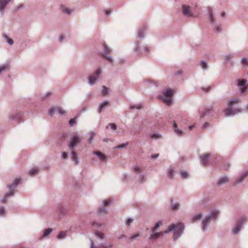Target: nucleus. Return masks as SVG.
<instances>
[{
    "instance_id": "obj_58",
    "label": "nucleus",
    "mask_w": 248,
    "mask_h": 248,
    "mask_svg": "<svg viewBox=\"0 0 248 248\" xmlns=\"http://www.w3.org/2000/svg\"><path fill=\"white\" fill-rule=\"evenodd\" d=\"M106 14H108V10H107L106 11Z\"/></svg>"
},
{
    "instance_id": "obj_26",
    "label": "nucleus",
    "mask_w": 248,
    "mask_h": 248,
    "mask_svg": "<svg viewBox=\"0 0 248 248\" xmlns=\"http://www.w3.org/2000/svg\"><path fill=\"white\" fill-rule=\"evenodd\" d=\"M66 236V232H62L60 233V234L57 236V238L58 239H62L65 237Z\"/></svg>"
},
{
    "instance_id": "obj_9",
    "label": "nucleus",
    "mask_w": 248,
    "mask_h": 248,
    "mask_svg": "<svg viewBox=\"0 0 248 248\" xmlns=\"http://www.w3.org/2000/svg\"><path fill=\"white\" fill-rule=\"evenodd\" d=\"M56 112L61 115H64L66 113L65 110H62L61 108L58 107H54L51 108L49 110V114L51 116H52Z\"/></svg>"
},
{
    "instance_id": "obj_6",
    "label": "nucleus",
    "mask_w": 248,
    "mask_h": 248,
    "mask_svg": "<svg viewBox=\"0 0 248 248\" xmlns=\"http://www.w3.org/2000/svg\"><path fill=\"white\" fill-rule=\"evenodd\" d=\"M218 211H213L212 212L210 216H207L205 217V218L202 221V229L203 230H205L206 226H207V224L210 221V219L212 218H216L217 216L218 215Z\"/></svg>"
},
{
    "instance_id": "obj_4",
    "label": "nucleus",
    "mask_w": 248,
    "mask_h": 248,
    "mask_svg": "<svg viewBox=\"0 0 248 248\" xmlns=\"http://www.w3.org/2000/svg\"><path fill=\"white\" fill-rule=\"evenodd\" d=\"M239 99H234L230 102L229 108L226 109L224 111L226 116L233 115L239 112H240V110L239 109H237L233 110L232 108V107L234 104H237L239 103Z\"/></svg>"
},
{
    "instance_id": "obj_7",
    "label": "nucleus",
    "mask_w": 248,
    "mask_h": 248,
    "mask_svg": "<svg viewBox=\"0 0 248 248\" xmlns=\"http://www.w3.org/2000/svg\"><path fill=\"white\" fill-rule=\"evenodd\" d=\"M101 70L99 68L96 70L94 74L90 75L88 78L89 83L90 84H94L96 80L98 79L99 75L101 74Z\"/></svg>"
},
{
    "instance_id": "obj_28",
    "label": "nucleus",
    "mask_w": 248,
    "mask_h": 248,
    "mask_svg": "<svg viewBox=\"0 0 248 248\" xmlns=\"http://www.w3.org/2000/svg\"><path fill=\"white\" fill-rule=\"evenodd\" d=\"M103 91L102 92V94L103 96H105L108 93V88L106 86H103Z\"/></svg>"
},
{
    "instance_id": "obj_60",
    "label": "nucleus",
    "mask_w": 248,
    "mask_h": 248,
    "mask_svg": "<svg viewBox=\"0 0 248 248\" xmlns=\"http://www.w3.org/2000/svg\"><path fill=\"white\" fill-rule=\"evenodd\" d=\"M201 117L203 116L204 115V114H202V113L201 114Z\"/></svg>"
},
{
    "instance_id": "obj_14",
    "label": "nucleus",
    "mask_w": 248,
    "mask_h": 248,
    "mask_svg": "<svg viewBox=\"0 0 248 248\" xmlns=\"http://www.w3.org/2000/svg\"><path fill=\"white\" fill-rule=\"evenodd\" d=\"M94 154H95L98 157L100 160L102 161H106L107 159L106 156L100 152L96 151L94 152Z\"/></svg>"
},
{
    "instance_id": "obj_54",
    "label": "nucleus",
    "mask_w": 248,
    "mask_h": 248,
    "mask_svg": "<svg viewBox=\"0 0 248 248\" xmlns=\"http://www.w3.org/2000/svg\"><path fill=\"white\" fill-rule=\"evenodd\" d=\"M5 66L0 67V72L4 69Z\"/></svg>"
},
{
    "instance_id": "obj_23",
    "label": "nucleus",
    "mask_w": 248,
    "mask_h": 248,
    "mask_svg": "<svg viewBox=\"0 0 248 248\" xmlns=\"http://www.w3.org/2000/svg\"><path fill=\"white\" fill-rule=\"evenodd\" d=\"M202 216V215L201 214H199L194 216L192 218V222H195L197 220L200 219Z\"/></svg>"
},
{
    "instance_id": "obj_31",
    "label": "nucleus",
    "mask_w": 248,
    "mask_h": 248,
    "mask_svg": "<svg viewBox=\"0 0 248 248\" xmlns=\"http://www.w3.org/2000/svg\"><path fill=\"white\" fill-rule=\"evenodd\" d=\"M201 65L202 66V67L205 69L206 68H207V64L206 62H202L201 63Z\"/></svg>"
},
{
    "instance_id": "obj_1",
    "label": "nucleus",
    "mask_w": 248,
    "mask_h": 248,
    "mask_svg": "<svg viewBox=\"0 0 248 248\" xmlns=\"http://www.w3.org/2000/svg\"><path fill=\"white\" fill-rule=\"evenodd\" d=\"M184 229V226L183 223H179L175 225L174 224L170 225L168 228L164 232V233H168L172 230H174V237L175 239L178 238L182 234ZM164 234L163 232H155L151 234L150 238L151 239H156L160 236H162Z\"/></svg>"
},
{
    "instance_id": "obj_51",
    "label": "nucleus",
    "mask_w": 248,
    "mask_h": 248,
    "mask_svg": "<svg viewBox=\"0 0 248 248\" xmlns=\"http://www.w3.org/2000/svg\"><path fill=\"white\" fill-rule=\"evenodd\" d=\"M208 125V123H204V124L202 125V128H205V127H206V126L207 125Z\"/></svg>"
},
{
    "instance_id": "obj_19",
    "label": "nucleus",
    "mask_w": 248,
    "mask_h": 248,
    "mask_svg": "<svg viewBox=\"0 0 248 248\" xmlns=\"http://www.w3.org/2000/svg\"><path fill=\"white\" fill-rule=\"evenodd\" d=\"M248 175V171H247L241 176V177L239 179H238L236 181V183L237 184V183L241 182L245 178V177Z\"/></svg>"
},
{
    "instance_id": "obj_36",
    "label": "nucleus",
    "mask_w": 248,
    "mask_h": 248,
    "mask_svg": "<svg viewBox=\"0 0 248 248\" xmlns=\"http://www.w3.org/2000/svg\"><path fill=\"white\" fill-rule=\"evenodd\" d=\"M134 170L136 172H140L142 171L141 170V168H140V167H135L134 168Z\"/></svg>"
},
{
    "instance_id": "obj_44",
    "label": "nucleus",
    "mask_w": 248,
    "mask_h": 248,
    "mask_svg": "<svg viewBox=\"0 0 248 248\" xmlns=\"http://www.w3.org/2000/svg\"><path fill=\"white\" fill-rule=\"evenodd\" d=\"M151 138H155V139H157V138H160V136L159 135H156V134H153L151 136Z\"/></svg>"
},
{
    "instance_id": "obj_16",
    "label": "nucleus",
    "mask_w": 248,
    "mask_h": 248,
    "mask_svg": "<svg viewBox=\"0 0 248 248\" xmlns=\"http://www.w3.org/2000/svg\"><path fill=\"white\" fill-rule=\"evenodd\" d=\"M108 105V101H105L103 103H101L99 107L98 112L100 113L104 109L106 108Z\"/></svg>"
},
{
    "instance_id": "obj_10",
    "label": "nucleus",
    "mask_w": 248,
    "mask_h": 248,
    "mask_svg": "<svg viewBox=\"0 0 248 248\" xmlns=\"http://www.w3.org/2000/svg\"><path fill=\"white\" fill-rule=\"evenodd\" d=\"M246 219L245 217H243L239 220L236 227L232 230L233 233L236 234L240 231L242 225H243V223L246 221Z\"/></svg>"
},
{
    "instance_id": "obj_15",
    "label": "nucleus",
    "mask_w": 248,
    "mask_h": 248,
    "mask_svg": "<svg viewBox=\"0 0 248 248\" xmlns=\"http://www.w3.org/2000/svg\"><path fill=\"white\" fill-rule=\"evenodd\" d=\"M10 1V0H0V11L2 12L5 6Z\"/></svg>"
},
{
    "instance_id": "obj_38",
    "label": "nucleus",
    "mask_w": 248,
    "mask_h": 248,
    "mask_svg": "<svg viewBox=\"0 0 248 248\" xmlns=\"http://www.w3.org/2000/svg\"><path fill=\"white\" fill-rule=\"evenodd\" d=\"M131 108H136L138 109H140V108H142V106L141 105H136L134 106H132Z\"/></svg>"
},
{
    "instance_id": "obj_59",
    "label": "nucleus",
    "mask_w": 248,
    "mask_h": 248,
    "mask_svg": "<svg viewBox=\"0 0 248 248\" xmlns=\"http://www.w3.org/2000/svg\"><path fill=\"white\" fill-rule=\"evenodd\" d=\"M224 15H225V13H222V14H221V16H224Z\"/></svg>"
},
{
    "instance_id": "obj_34",
    "label": "nucleus",
    "mask_w": 248,
    "mask_h": 248,
    "mask_svg": "<svg viewBox=\"0 0 248 248\" xmlns=\"http://www.w3.org/2000/svg\"><path fill=\"white\" fill-rule=\"evenodd\" d=\"M109 126H110L111 129L113 130H115L117 129V126L114 124H109Z\"/></svg>"
},
{
    "instance_id": "obj_45",
    "label": "nucleus",
    "mask_w": 248,
    "mask_h": 248,
    "mask_svg": "<svg viewBox=\"0 0 248 248\" xmlns=\"http://www.w3.org/2000/svg\"><path fill=\"white\" fill-rule=\"evenodd\" d=\"M75 123V119H72L69 121V124L71 125H73Z\"/></svg>"
},
{
    "instance_id": "obj_42",
    "label": "nucleus",
    "mask_w": 248,
    "mask_h": 248,
    "mask_svg": "<svg viewBox=\"0 0 248 248\" xmlns=\"http://www.w3.org/2000/svg\"><path fill=\"white\" fill-rule=\"evenodd\" d=\"M133 221V220L130 219V218H129L126 221V224L129 226L130 225V224Z\"/></svg>"
},
{
    "instance_id": "obj_20",
    "label": "nucleus",
    "mask_w": 248,
    "mask_h": 248,
    "mask_svg": "<svg viewBox=\"0 0 248 248\" xmlns=\"http://www.w3.org/2000/svg\"><path fill=\"white\" fill-rule=\"evenodd\" d=\"M162 223L161 221H159L157 223H156L155 227H153L152 229V232H155L157 230V229L159 227V226L162 225Z\"/></svg>"
},
{
    "instance_id": "obj_39",
    "label": "nucleus",
    "mask_w": 248,
    "mask_h": 248,
    "mask_svg": "<svg viewBox=\"0 0 248 248\" xmlns=\"http://www.w3.org/2000/svg\"><path fill=\"white\" fill-rule=\"evenodd\" d=\"M5 213L4 209L3 207L0 208V216L4 215Z\"/></svg>"
},
{
    "instance_id": "obj_41",
    "label": "nucleus",
    "mask_w": 248,
    "mask_h": 248,
    "mask_svg": "<svg viewBox=\"0 0 248 248\" xmlns=\"http://www.w3.org/2000/svg\"><path fill=\"white\" fill-rule=\"evenodd\" d=\"M7 42L10 45H13V43H14V42L13 41V40L11 38H8L7 39Z\"/></svg>"
},
{
    "instance_id": "obj_24",
    "label": "nucleus",
    "mask_w": 248,
    "mask_h": 248,
    "mask_svg": "<svg viewBox=\"0 0 248 248\" xmlns=\"http://www.w3.org/2000/svg\"><path fill=\"white\" fill-rule=\"evenodd\" d=\"M52 230L50 228L45 230L44 232L43 236L44 237L46 236L48 234H49L52 232Z\"/></svg>"
},
{
    "instance_id": "obj_2",
    "label": "nucleus",
    "mask_w": 248,
    "mask_h": 248,
    "mask_svg": "<svg viewBox=\"0 0 248 248\" xmlns=\"http://www.w3.org/2000/svg\"><path fill=\"white\" fill-rule=\"evenodd\" d=\"M80 139L78 136H74L72 137L71 141L70 142L69 147L72 153V159L75 162V164H77L78 163V157L77 156L76 152L74 151L73 148L76 146L77 144L80 142Z\"/></svg>"
},
{
    "instance_id": "obj_47",
    "label": "nucleus",
    "mask_w": 248,
    "mask_h": 248,
    "mask_svg": "<svg viewBox=\"0 0 248 248\" xmlns=\"http://www.w3.org/2000/svg\"><path fill=\"white\" fill-rule=\"evenodd\" d=\"M127 145V143L126 144H124V143H123L122 144H121L119 146H118L117 147V148H123V147H124L126 145Z\"/></svg>"
},
{
    "instance_id": "obj_12",
    "label": "nucleus",
    "mask_w": 248,
    "mask_h": 248,
    "mask_svg": "<svg viewBox=\"0 0 248 248\" xmlns=\"http://www.w3.org/2000/svg\"><path fill=\"white\" fill-rule=\"evenodd\" d=\"M182 11L183 13L187 16H192L190 11V7L189 6L183 5Z\"/></svg>"
},
{
    "instance_id": "obj_48",
    "label": "nucleus",
    "mask_w": 248,
    "mask_h": 248,
    "mask_svg": "<svg viewBox=\"0 0 248 248\" xmlns=\"http://www.w3.org/2000/svg\"><path fill=\"white\" fill-rule=\"evenodd\" d=\"M216 31H217V32H220V31H221V29H220V27H219V26H217V27H216Z\"/></svg>"
},
{
    "instance_id": "obj_25",
    "label": "nucleus",
    "mask_w": 248,
    "mask_h": 248,
    "mask_svg": "<svg viewBox=\"0 0 248 248\" xmlns=\"http://www.w3.org/2000/svg\"><path fill=\"white\" fill-rule=\"evenodd\" d=\"M95 235L98 238H100L101 239H103L104 238V233L101 232H95Z\"/></svg>"
},
{
    "instance_id": "obj_21",
    "label": "nucleus",
    "mask_w": 248,
    "mask_h": 248,
    "mask_svg": "<svg viewBox=\"0 0 248 248\" xmlns=\"http://www.w3.org/2000/svg\"><path fill=\"white\" fill-rule=\"evenodd\" d=\"M38 171V170L37 168H34L29 171V173L31 176H32L33 175H34L35 174L37 173Z\"/></svg>"
},
{
    "instance_id": "obj_17",
    "label": "nucleus",
    "mask_w": 248,
    "mask_h": 248,
    "mask_svg": "<svg viewBox=\"0 0 248 248\" xmlns=\"http://www.w3.org/2000/svg\"><path fill=\"white\" fill-rule=\"evenodd\" d=\"M229 182V179L227 177H223L221 178L217 182L218 185H222L224 183H227Z\"/></svg>"
},
{
    "instance_id": "obj_5",
    "label": "nucleus",
    "mask_w": 248,
    "mask_h": 248,
    "mask_svg": "<svg viewBox=\"0 0 248 248\" xmlns=\"http://www.w3.org/2000/svg\"><path fill=\"white\" fill-rule=\"evenodd\" d=\"M173 93L174 91L173 90L171 89H167L161 97V99L168 105H170L171 103V96Z\"/></svg>"
},
{
    "instance_id": "obj_18",
    "label": "nucleus",
    "mask_w": 248,
    "mask_h": 248,
    "mask_svg": "<svg viewBox=\"0 0 248 248\" xmlns=\"http://www.w3.org/2000/svg\"><path fill=\"white\" fill-rule=\"evenodd\" d=\"M173 127L174 128L175 132L178 135L181 136L182 135V133H183L182 131L177 128V124L175 122H174V124H173Z\"/></svg>"
},
{
    "instance_id": "obj_46",
    "label": "nucleus",
    "mask_w": 248,
    "mask_h": 248,
    "mask_svg": "<svg viewBox=\"0 0 248 248\" xmlns=\"http://www.w3.org/2000/svg\"><path fill=\"white\" fill-rule=\"evenodd\" d=\"M67 156H68V154L66 152H63V154H62V156L63 157V158L65 159L67 157Z\"/></svg>"
},
{
    "instance_id": "obj_8",
    "label": "nucleus",
    "mask_w": 248,
    "mask_h": 248,
    "mask_svg": "<svg viewBox=\"0 0 248 248\" xmlns=\"http://www.w3.org/2000/svg\"><path fill=\"white\" fill-rule=\"evenodd\" d=\"M237 85L239 87L241 92L244 93L248 88V84H247V80L245 79H238L237 80Z\"/></svg>"
},
{
    "instance_id": "obj_53",
    "label": "nucleus",
    "mask_w": 248,
    "mask_h": 248,
    "mask_svg": "<svg viewBox=\"0 0 248 248\" xmlns=\"http://www.w3.org/2000/svg\"><path fill=\"white\" fill-rule=\"evenodd\" d=\"M65 12L66 13H67V14H70V10L69 9H66V8L65 9Z\"/></svg>"
},
{
    "instance_id": "obj_37",
    "label": "nucleus",
    "mask_w": 248,
    "mask_h": 248,
    "mask_svg": "<svg viewBox=\"0 0 248 248\" xmlns=\"http://www.w3.org/2000/svg\"><path fill=\"white\" fill-rule=\"evenodd\" d=\"M179 207V204H175L174 205H172V209L173 210H176L178 209Z\"/></svg>"
},
{
    "instance_id": "obj_52",
    "label": "nucleus",
    "mask_w": 248,
    "mask_h": 248,
    "mask_svg": "<svg viewBox=\"0 0 248 248\" xmlns=\"http://www.w3.org/2000/svg\"><path fill=\"white\" fill-rule=\"evenodd\" d=\"M108 200H105L104 201V205L105 206H107L108 205Z\"/></svg>"
},
{
    "instance_id": "obj_35",
    "label": "nucleus",
    "mask_w": 248,
    "mask_h": 248,
    "mask_svg": "<svg viewBox=\"0 0 248 248\" xmlns=\"http://www.w3.org/2000/svg\"><path fill=\"white\" fill-rule=\"evenodd\" d=\"M100 226H101V224H98L97 223L93 222V229H95L96 227L98 228V227H100Z\"/></svg>"
},
{
    "instance_id": "obj_33",
    "label": "nucleus",
    "mask_w": 248,
    "mask_h": 248,
    "mask_svg": "<svg viewBox=\"0 0 248 248\" xmlns=\"http://www.w3.org/2000/svg\"><path fill=\"white\" fill-rule=\"evenodd\" d=\"M144 34V31L142 30H140L138 32V36L139 37H143Z\"/></svg>"
},
{
    "instance_id": "obj_3",
    "label": "nucleus",
    "mask_w": 248,
    "mask_h": 248,
    "mask_svg": "<svg viewBox=\"0 0 248 248\" xmlns=\"http://www.w3.org/2000/svg\"><path fill=\"white\" fill-rule=\"evenodd\" d=\"M20 179L18 178H16L15 180L14 183L11 185L8 186V187L9 189V192L6 193L2 199V203H4L6 202L7 198L9 196H12L14 195L15 190L14 189L18 185L20 181Z\"/></svg>"
},
{
    "instance_id": "obj_22",
    "label": "nucleus",
    "mask_w": 248,
    "mask_h": 248,
    "mask_svg": "<svg viewBox=\"0 0 248 248\" xmlns=\"http://www.w3.org/2000/svg\"><path fill=\"white\" fill-rule=\"evenodd\" d=\"M241 64L246 66H248V59L243 58L241 60Z\"/></svg>"
},
{
    "instance_id": "obj_57",
    "label": "nucleus",
    "mask_w": 248,
    "mask_h": 248,
    "mask_svg": "<svg viewBox=\"0 0 248 248\" xmlns=\"http://www.w3.org/2000/svg\"><path fill=\"white\" fill-rule=\"evenodd\" d=\"M109 63H111L112 62V60L110 58H109Z\"/></svg>"
},
{
    "instance_id": "obj_50",
    "label": "nucleus",
    "mask_w": 248,
    "mask_h": 248,
    "mask_svg": "<svg viewBox=\"0 0 248 248\" xmlns=\"http://www.w3.org/2000/svg\"><path fill=\"white\" fill-rule=\"evenodd\" d=\"M159 155V154H155V155H152V157L153 158H155L156 157H157Z\"/></svg>"
},
{
    "instance_id": "obj_29",
    "label": "nucleus",
    "mask_w": 248,
    "mask_h": 248,
    "mask_svg": "<svg viewBox=\"0 0 248 248\" xmlns=\"http://www.w3.org/2000/svg\"><path fill=\"white\" fill-rule=\"evenodd\" d=\"M208 12H209V18L211 20V21L213 22V14H212V10L211 8H209Z\"/></svg>"
},
{
    "instance_id": "obj_32",
    "label": "nucleus",
    "mask_w": 248,
    "mask_h": 248,
    "mask_svg": "<svg viewBox=\"0 0 248 248\" xmlns=\"http://www.w3.org/2000/svg\"><path fill=\"white\" fill-rule=\"evenodd\" d=\"M94 136H95V133L94 132H92L91 134V137L89 139V143L92 142V140Z\"/></svg>"
},
{
    "instance_id": "obj_30",
    "label": "nucleus",
    "mask_w": 248,
    "mask_h": 248,
    "mask_svg": "<svg viewBox=\"0 0 248 248\" xmlns=\"http://www.w3.org/2000/svg\"><path fill=\"white\" fill-rule=\"evenodd\" d=\"M181 176L183 178H186L188 177V175L186 172L182 171L181 173Z\"/></svg>"
},
{
    "instance_id": "obj_27",
    "label": "nucleus",
    "mask_w": 248,
    "mask_h": 248,
    "mask_svg": "<svg viewBox=\"0 0 248 248\" xmlns=\"http://www.w3.org/2000/svg\"><path fill=\"white\" fill-rule=\"evenodd\" d=\"M174 170L172 169H170L168 170V175L170 178H172L173 177Z\"/></svg>"
},
{
    "instance_id": "obj_56",
    "label": "nucleus",
    "mask_w": 248,
    "mask_h": 248,
    "mask_svg": "<svg viewBox=\"0 0 248 248\" xmlns=\"http://www.w3.org/2000/svg\"><path fill=\"white\" fill-rule=\"evenodd\" d=\"M194 125H191V126H189L188 127V128H189V129L190 130H191L193 128V127H194Z\"/></svg>"
},
{
    "instance_id": "obj_43",
    "label": "nucleus",
    "mask_w": 248,
    "mask_h": 248,
    "mask_svg": "<svg viewBox=\"0 0 248 248\" xmlns=\"http://www.w3.org/2000/svg\"><path fill=\"white\" fill-rule=\"evenodd\" d=\"M99 213L100 214H102L103 213H106V211L105 210V208H103L102 209H100L99 210Z\"/></svg>"
},
{
    "instance_id": "obj_11",
    "label": "nucleus",
    "mask_w": 248,
    "mask_h": 248,
    "mask_svg": "<svg viewBox=\"0 0 248 248\" xmlns=\"http://www.w3.org/2000/svg\"><path fill=\"white\" fill-rule=\"evenodd\" d=\"M102 47L103 50H102V51H100L101 54L104 58H106L107 60H108V49L107 48V44H106L105 43L102 44Z\"/></svg>"
},
{
    "instance_id": "obj_40",
    "label": "nucleus",
    "mask_w": 248,
    "mask_h": 248,
    "mask_svg": "<svg viewBox=\"0 0 248 248\" xmlns=\"http://www.w3.org/2000/svg\"><path fill=\"white\" fill-rule=\"evenodd\" d=\"M139 235H140L139 233H137L136 234L132 236L131 237V239L132 240H133L135 239L137 237L139 236Z\"/></svg>"
},
{
    "instance_id": "obj_55",
    "label": "nucleus",
    "mask_w": 248,
    "mask_h": 248,
    "mask_svg": "<svg viewBox=\"0 0 248 248\" xmlns=\"http://www.w3.org/2000/svg\"><path fill=\"white\" fill-rule=\"evenodd\" d=\"M63 38H64L63 36L62 35H61L60 37V41H62L63 39Z\"/></svg>"
},
{
    "instance_id": "obj_49",
    "label": "nucleus",
    "mask_w": 248,
    "mask_h": 248,
    "mask_svg": "<svg viewBox=\"0 0 248 248\" xmlns=\"http://www.w3.org/2000/svg\"><path fill=\"white\" fill-rule=\"evenodd\" d=\"M211 89V87L210 86L207 87V88H205V89H203V90L206 92H208Z\"/></svg>"
},
{
    "instance_id": "obj_13",
    "label": "nucleus",
    "mask_w": 248,
    "mask_h": 248,
    "mask_svg": "<svg viewBox=\"0 0 248 248\" xmlns=\"http://www.w3.org/2000/svg\"><path fill=\"white\" fill-rule=\"evenodd\" d=\"M210 155L209 154H206L201 157V162L203 165H206L208 162V158Z\"/></svg>"
}]
</instances>
